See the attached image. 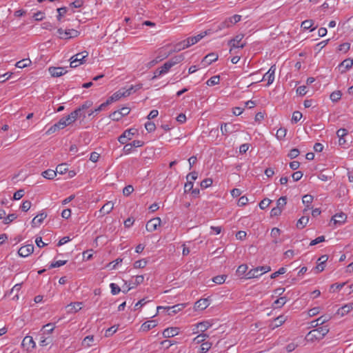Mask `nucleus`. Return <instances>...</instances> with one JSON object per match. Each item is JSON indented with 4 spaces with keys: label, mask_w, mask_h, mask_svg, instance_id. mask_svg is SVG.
I'll use <instances>...</instances> for the list:
<instances>
[{
    "label": "nucleus",
    "mask_w": 353,
    "mask_h": 353,
    "mask_svg": "<svg viewBox=\"0 0 353 353\" xmlns=\"http://www.w3.org/2000/svg\"><path fill=\"white\" fill-rule=\"evenodd\" d=\"M211 346L212 343L210 342L203 343L201 345L200 352L206 353L211 348Z\"/></svg>",
    "instance_id": "obj_43"
},
{
    "label": "nucleus",
    "mask_w": 353,
    "mask_h": 353,
    "mask_svg": "<svg viewBox=\"0 0 353 353\" xmlns=\"http://www.w3.org/2000/svg\"><path fill=\"white\" fill-rule=\"evenodd\" d=\"M32 61L29 59H23L16 63V67L19 68H24L26 67L29 66L31 64Z\"/></svg>",
    "instance_id": "obj_32"
},
{
    "label": "nucleus",
    "mask_w": 353,
    "mask_h": 353,
    "mask_svg": "<svg viewBox=\"0 0 353 353\" xmlns=\"http://www.w3.org/2000/svg\"><path fill=\"white\" fill-rule=\"evenodd\" d=\"M353 310V303H349L343 305V307H340L337 312L336 314L339 315H341V316H343L344 315L349 313L350 311Z\"/></svg>",
    "instance_id": "obj_18"
},
{
    "label": "nucleus",
    "mask_w": 353,
    "mask_h": 353,
    "mask_svg": "<svg viewBox=\"0 0 353 353\" xmlns=\"http://www.w3.org/2000/svg\"><path fill=\"white\" fill-rule=\"evenodd\" d=\"M232 128H234V125L232 126ZM221 131L223 135L228 136L229 134H231L234 132V129L228 128V123H223L221 125Z\"/></svg>",
    "instance_id": "obj_30"
},
{
    "label": "nucleus",
    "mask_w": 353,
    "mask_h": 353,
    "mask_svg": "<svg viewBox=\"0 0 353 353\" xmlns=\"http://www.w3.org/2000/svg\"><path fill=\"white\" fill-rule=\"evenodd\" d=\"M47 217V214L46 212H41L37 216H36L32 221V227H36L38 225H40L43 223L44 219Z\"/></svg>",
    "instance_id": "obj_19"
},
{
    "label": "nucleus",
    "mask_w": 353,
    "mask_h": 353,
    "mask_svg": "<svg viewBox=\"0 0 353 353\" xmlns=\"http://www.w3.org/2000/svg\"><path fill=\"white\" fill-rule=\"evenodd\" d=\"M68 171V165L65 163L59 164L56 168L57 174L59 173L61 174H63L66 173Z\"/></svg>",
    "instance_id": "obj_37"
},
{
    "label": "nucleus",
    "mask_w": 353,
    "mask_h": 353,
    "mask_svg": "<svg viewBox=\"0 0 353 353\" xmlns=\"http://www.w3.org/2000/svg\"><path fill=\"white\" fill-rule=\"evenodd\" d=\"M114 208V204L112 202H108L100 210V212L103 214L110 213Z\"/></svg>",
    "instance_id": "obj_28"
},
{
    "label": "nucleus",
    "mask_w": 353,
    "mask_h": 353,
    "mask_svg": "<svg viewBox=\"0 0 353 353\" xmlns=\"http://www.w3.org/2000/svg\"><path fill=\"white\" fill-rule=\"evenodd\" d=\"M179 334L178 327H168L165 329L163 332V336L165 338H171Z\"/></svg>",
    "instance_id": "obj_16"
},
{
    "label": "nucleus",
    "mask_w": 353,
    "mask_h": 353,
    "mask_svg": "<svg viewBox=\"0 0 353 353\" xmlns=\"http://www.w3.org/2000/svg\"><path fill=\"white\" fill-rule=\"evenodd\" d=\"M208 334L202 333V334H201L198 335L196 337H195V338L194 339V341L196 343H201V344H202L203 343H204L203 341H204L206 339V338H208Z\"/></svg>",
    "instance_id": "obj_44"
},
{
    "label": "nucleus",
    "mask_w": 353,
    "mask_h": 353,
    "mask_svg": "<svg viewBox=\"0 0 353 353\" xmlns=\"http://www.w3.org/2000/svg\"><path fill=\"white\" fill-rule=\"evenodd\" d=\"M303 203L304 204H306L307 205V208L309 209L310 208V204L312 203V201H313V196H311V195H309V194H306V195H304L303 196Z\"/></svg>",
    "instance_id": "obj_47"
},
{
    "label": "nucleus",
    "mask_w": 353,
    "mask_h": 353,
    "mask_svg": "<svg viewBox=\"0 0 353 353\" xmlns=\"http://www.w3.org/2000/svg\"><path fill=\"white\" fill-rule=\"evenodd\" d=\"M57 32L60 35L59 37L61 39H69L71 38H75L79 34V32L74 29H67L63 30L61 28L57 30Z\"/></svg>",
    "instance_id": "obj_5"
},
{
    "label": "nucleus",
    "mask_w": 353,
    "mask_h": 353,
    "mask_svg": "<svg viewBox=\"0 0 353 353\" xmlns=\"http://www.w3.org/2000/svg\"><path fill=\"white\" fill-rule=\"evenodd\" d=\"M275 70V65H272L269 70L263 75V78L261 80H259L258 82H260L263 80H267V85H270V84H272L274 80Z\"/></svg>",
    "instance_id": "obj_7"
},
{
    "label": "nucleus",
    "mask_w": 353,
    "mask_h": 353,
    "mask_svg": "<svg viewBox=\"0 0 353 353\" xmlns=\"http://www.w3.org/2000/svg\"><path fill=\"white\" fill-rule=\"evenodd\" d=\"M76 115H77V114L71 112L68 116L64 117L66 123L68 124V125L71 124V123H74L76 121V119H75Z\"/></svg>",
    "instance_id": "obj_50"
},
{
    "label": "nucleus",
    "mask_w": 353,
    "mask_h": 353,
    "mask_svg": "<svg viewBox=\"0 0 353 353\" xmlns=\"http://www.w3.org/2000/svg\"><path fill=\"white\" fill-rule=\"evenodd\" d=\"M197 331L194 332L195 333L197 332H204L205 330H207L209 327L212 326L211 323L209 321H204L200 323H198L196 325Z\"/></svg>",
    "instance_id": "obj_17"
},
{
    "label": "nucleus",
    "mask_w": 353,
    "mask_h": 353,
    "mask_svg": "<svg viewBox=\"0 0 353 353\" xmlns=\"http://www.w3.org/2000/svg\"><path fill=\"white\" fill-rule=\"evenodd\" d=\"M271 203L272 200L265 198L259 203V207L261 209L264 210L267 208Z\"/></svg>",
    "instance_id": "obj_51"
},
{
    "label": "nucleus",
    "mask_w": 353,
    "mask_h": 353,
    "mask_svg": "<svg viewBox=\"0 0 353 353\" xmlns=\"http://www.w3.org/2000/svg\"><path fill=\"white\" fill-rule=\"evenodd\" d=\"M185 57L183 54H181L176 56L172 57L169 61H168L170 63H172V66L181 63L184 60Z\"/></svg>",
    "instance_id": "obj_27"
},
{
    "label": "nucleus",
    "mask_w": 353,
    "mask_h": 353,
    "mask_svg": "<svg viewBox=\"0 0 353 353\" xmlns=\"http://www.w3.org/2000/svg\"><path fill=\"white\" fill-rule=\"evenodd\" d=\"M92 104L93 102L92 101L88 100L85 101L81 106H79V108L81 109L82 112H85L86 110L92 105Z\"/></svg>",
    "instance_id": "obj_48"
},
{
    "label": "nucleus",
    "mask_w": 353,
    "mask_h": 353,
    "mask_svg": "<svg viewBox=\"0 0 353 353\" xmlns=\"http://www.w3.org/2000/svg\"><path fill=\"white\" fill-rule=\"evenodd\" d=\"M22 345L29 350L35 347V343L32 336H26L22 341Z\"/></svg>",
    "instance_id": "obj_22"
},
{
    "label": "nucleus",
    "mask_w": 353,
    "mask_h": 353,
    "mask_svg": "<svg viewBox=\"0 0 353 353\" xmlns=\"http://www.w3.org/2000/svg\"><path fill=\"white\" fill-rule=\"evenodd\" d=\"M299 154H300V152L297 148H293V149L290 150V151L288 154V157L292 159L297 157L299 155Z\"/></svg>",
    "instance_id": "obj_64"
},
{
    "label": "nucleus",
    "mask_w": 353,
    "mask_h": 353,
    "mask_svg": "<svg viewBox=\"0 0 353 353\" xmlns=\"http://www.w3.org/2000/svg\"><path fill=\"white\" fill-rule=\"evenodd\" d=\"M271 270V268L270 266H259L256 268L250 270L245 274L246 279H252V278H257L259 276L263 274V273L268 272Z\"/></svg>",
    "instance_id": "obj_2"
},
{
    "label": "nucleus",
    "mask_w": 353,
    "mask_h": 353,
    "mask_svg": "<svg viewBox=\"0 0 353 353\" xmlns=\"http://www.w3.org/2000/svg\"><path fill=\"white\" fill-rule=\"evenodd\" d=\"M243 34H238L234 38L230 39L228 41V45L230 46L231 48L230 52H232L233 48H243L245 46V43H241V40L243 39Z\"/></svg>",
    "instance_id": "obj_6"
},
{
    "label": "nucleus",
    "mask_w": 353,
    "mask_h": 353,
    "mask_svg": "<svg viewBox=\"0 0 353 353\" xmlns=\"http://www.w3.org/2000/svg\"><path fill=\"white\" fill-rule=\"evenodd\" d=\"M72 113H74V114H77L76 117H75V119L77 120V118H82V119H85L86 116H85V113L84 112H82L81 110V109H79V108H77L75 110H74L73 112H72Z\"/></svg>",
    "instance_id": "obj_55"
},
{
    "label": "nucleus",
    "mask_w": 353,
    "mask_h": 353,
    "mask_svg": "<svg viewBox=\"0 0 353 353\" xmlns=\"http://www.w3.org/2000/svg\"><path fill=\"white\" fill-rule=\"evenodd\" d=\"M157 326L155 321H148L141 325V330L143 332H148Z\"/></svg>",
    "instance_id": "obj_24"
},
{
    "label": "nucleus",
    "mask_w": 353,
    "mask_h": 353,
    "mask_svg": "<svg viewBox=\"0 0 353 353\" xmlns=\"http://www.w3.org/2000/svg\"><path fill=\"white\" fill-rule=\"evenodd\" d=\"M285 272H286V269L285 268L282 267V268H279L278 271L272 273L270 275V278L271 279H275L277 276H279L280 274H283Z\"/></svg>",
    "instance_id": "obj_60"
},
{
    "label": "nucleus",
    "mask_w": 353,
    "mask_h": 353,
    "mask_svg": "<svg viewBox=\"0 0 353 353\" xmlns=\"http://www.w3.org/2000/svg\"><path fill=\"white\" fill-rule=\"evenodd\" d=\"M329 332V328L327 325L318 327L317 328L311 330L307 335L309 340H321Z\"/></svg>",
    "instance_id": "obj_1"
},
{
    "label": "nucleus",
    "mask_w": 353,
    "mask_h": 353,
    "mask_svg": "<svg viewBox=\"0 0 353 353\" xmlns=\"http://www.w3.org/2000/svg\"><path fill=\"white\" fill-rule=\"evenodd\" d=\"M212 184V180L210 178H207V179H203L201 182L200 185L202 188H207L210 187Z\"/></svg>",
    "instance_id": "obj_56"
},
{
    "label": "nucleus",
    "mask_w": 353,
    "mask_h": 353,
    "mask_svg": "<svg viewBox=\"0 0 353 353\" xmlns=\"http://www.w3.org/2000/svg\"><path fill=\"white\" fill-rule=\"evenodd\" d=\"M145 128L148 132H152L155 130L156 126L154 122L148 121L145 124Z\"/></svg>",
    "instance_id": "obj_54"
},
{
    "label": "nucleus",
    "mask_w": 353,
    "mask_h": 353,
    "mask_svg": "<svg viewBox=\"0 0 353 353\" xmlns=\"http://www.w3.org/2000/svg\"><path fill=\"white\" fill-rule=\"evenodd\" d=\"M172 63H170L168 61H166L161 68V70H162L163 74L167 73L170 69L172 68Z\"/></svg>",
    "instance_id": "obj_62"
},
{
    "label": "nucleus",
    "mask_w": 353,
    "mask_h": 353,
    "mask_svg": "<svg viewBox=\"0 0 353 353\" xmlns=\"http://www.w3.org/2000/svg\"><path fill=\"white\" fill-rule=\"evenodd\" d=\"M302 113L299 111H295L293 112L292 114V123H297L298 121H299L301 120V119L302 118Z\"/></svg>",
    "instance_id": "obj_42"
},
{
    "label": "nucleus",
    "mask_w": 353,
    "mask_h": 353,
    "mask_svg": "<svg viewBox=\"0 0 353 353\" xmlns=\"http://www.w3.org/2000/svg\"><path fill=\"white\" fill-rule=\"evenodd\" d=\"M49 72L52 77H59L67 72L64 68L61 67H50L49 68Z\"/></svg>",
    "instance_id": "obj_12"
},
{
    "label": "nucleus",
    "mask_w": 353,
    "mask_h": 353,
    "mask_svg": "<svg viewBox=\"0 0 353 353\" xmlns=\"http://www.w3.org/2000/svg\"><path fill=\"white\" fill-rule=\"evenodd\" d=\"M31 202L30 201H25L23 202L22 205H21V209L23 212H27L30 210L31 208Z\"/></svg>",
    "instance_id": "obj_63"
},
{
    "label": "nucleus",
    "mask_w": 353,
    "mask_h": 353,
    "mask_svg": "<svg viewBox=\"0 0 353 353\" xmlns=\"http://www.w3.org/2000/svg\"><path fill=\"white\" fill-rule=\"evenodd\" d=\"M330 320V318L326 316H321L316 319V320H314L311 322L312 326L314 327H321L320 325H322L325 323L327 322Z\"/></svg>",
    "instance_id": "obj_20"
},
{
    "label": "nucleus",
    "mask_w": 353,
    "mask_h": 353,
    "mask_svg": "<svg viewBox=\"0 0 353 353\" xmlns=\"http://www.w3.org/2000/svg\"><path fill=\"white\" fill-rule=\"evenodd\" d=\"M161 221V219L159 217L150 219L146 223V230L148 232H153L156 230L157 227L160 225Z\"/></svg>",
    "instance_id": "obj_9"
},
{
    "label": "nucleus",
    "mask_w": 353,
    "mask_h": 353,
    "mask_svg": "<svg viewBox=\"0 0 353 353\" xmlns=\"http://www.w3.org/2000/svg\"><path fill=\"white\" fill-rule=\"evenodd\" d=\"M341 92L340 90H336L331 93L330 98L333 102H337L341 99Z\"/></svg>",
    "instance_id": "obj_35"
},
{
    "label": "nucleus",
    "mask_w": 353,
    "mask_h": 353,
    "mask_svg": "<svg viewBox=\"0 0 353 353\" xmlns=\"http://www.w3.org/2000/svg\"><path fill=\"white\" fill-rule=\"evenodd\" d=\"M210 305L208 299H201L195 303L194 307L196 310H203L207 308Z\"/></svg>",
    "instance_id": "obj_14"
},
{
    "label": "nucleus",
    "mask_w": 353,
    "mask_h": 353,
    "mask_svg": "<svg viewBox=\"0 0 353 353\" xmlns=\"http://www.w3.org/2000/svg\"><path fill=\"white\" fill-rule=\"evenodd\" d=\"M34 251V245L32 244H28L24 246H22L18 250V254L19 256L22 257H26L31 254Z\"/></svg>",
    "instance_id": "obj_8"
},
{
    "label": "nucleus",
    "mask_w": 353,
    "mask_h": 353,
    "mask_svg": "<svg viewBox=\"0 0 353 353\" xmlns=\"http://www.w3.org/2000/svg\"><path fill=\"white\" fill-rule=\"evenodd\" d=\"M218 54L214 52L207 54L202 60L201 63L203 65H208L211 64L212 62L216 61L218 59Z\"/></svg>",
    "instance_id": "obj_11"
},
{
    "label": "nucleus",
    "mask_w": 353,
    "mask_h": 353,
    "mask_svg": "<svg viewBox=\"0 0 353 353\" xmlns=\"http://www.w3.org/2000/svg\"><path fill=\"white\" fill-rule=\"evenodd\" d=\"M226 279L225 275H219L216 276L212 279L213 282H214L216 284H222L225 282Z\"/></svg>",
    "instance_id": "obj_49"
},
{
    "label": "nucleus",
    "mask_w": 353,
    "mask_h": 353,
    "mask_svg": "<svg viewBox=\"0 0 353 353\" xmlns=\"http://www.w3.org/2000/svg\"><path fill=\"white\" fill-rule=\"evenodd\" d=\"M82 302L71 303L67 305L68 313H76L81 309Z\"/></svg>",
    "instance_id": "obj_15"
},
{
    "label": "nucleus",
    "mask_w": 353,
    "mask_h": 353,
    "mask_svg": "<svg viewBox=\"0 0 353 353\" xmlns=\"http://www.w3.org/2000/svg\"><path fill=\"white\" fill-rule=\"evenodd\" d=\"M231 26H232L231 20H229L228 18L218 26V30L228 28H230Z\"/></svg>",
    "instance_id": "obj_46"
},
{
    "label": "nucleus",
    "mask_w": 353,
    "mask_h": 353,
    "mask_svg": "<svg viewBox=\"0 0 353 353\" xmlns=\"http://www.w3.org/2000/svg\"><path fill=\"white\" fill-rule=\"evenodd\" d=\"M248 270V265L246 264H242L239 265L236 270V274L239 276L245 275Z\"/></svg>",
    "instance_id": "obj_40"
},
{
    "label": "nucleus",
    "mask_w": 353,
    "mask_h": 353,
    "mask_svg": "<svg viewBox=\"0 0 353 353\" xmlns=\"http://www.w3.org/2000/svg\"><path fill=\"white\" fill-rule=\"evenodd\" d=\"M175 46H176V50H179V51L190 47V44H188L186 39L177 43Z\"/></svg>",
    "instance_id": "obj_45"
},
{
    "label": "nucleus",
    "mask_w": 353,
    "mask_h": 353,
    "mask_svg": "<svg viewBox=\"0 0 353 353\" xmlns=\"http://www.w3.org/2000/svg\"><path fill=\"white\" fill-rule=\"evenodd\" d=\"M110 287L111 289V293L113 295L117 294L121 291L120 287L115 283H110Z\"/></svg>",
    "instance_id": "obj_53"
},
{
    "label": "nucleus",
    "mask_w": 353,
    "mask_h": 353,
    "mask_svg": "<svg viewBox=\"0 0 353 353\" xmlns=\"http://www.w3.org/2000/svg\"><path fill=\"white\" fill-rule=\"evenodd\" d=\"M117 329H118L117 326H116V325L112 326L111 327L106 330L105 336L106 337H109V336H112L114 333H115L117 332Z\"/></svg>",
    "instance_id": "obj_61"
},
{
    "label": "nucleus",
    "mask_w": 353,
    "mask_h": 353,
    "mask_svg": "<svg viewBox=\"0 0 353 353\" xmlns=\"http://www.w3.org/2000/svg\"><path fill=\"white\" fill-rule=\"evenodd\" d=\"M41 175L47 179H52L57 176V172L56 170L49 169L43 171Z\"/></svg>",
    "instance_id": "obj_29"
},
{
    "label": "nucleus",
    "mask_w": 353,
    "mask_h": 353,
    "mask_svg": "<svg viewBox=\"0 0 353 353\" xmlns=\"http://www.w3.org/2000/svg\"><path fill=\"white\" fill-rule=\"evenodd\" d=\"M183 308V305L182 304H177L175 305H173L172 307H163L161 306H158L157 307V311H159L161 309H166L168 315H174L176 314L178 312L181 310Z\"/></svg>",
    "instance_id": "obj_10"
},
{
    "label": "nucleus",
    "mask_w": 353,
    "mask_h": 353,
    "mask_svg": "<svg viewBox=\"0 0 353 353\" xmlns=\"http://www.w3.org/2000/svg\"><path fill=\"white\" fill-rule=\"evenodd\" d=\"M57 10L58 12L57 20L61 21L62 16L67 12L68 9L66 7H61V8H57Z\"/></svg>",
    "instance_id": "obj_59"
},
{
    "label": "nucleus",
    "mask_w": 353,
    "mask_h": 353,
    "mask_svg": "<svg viewBox=\"0 0 353 353\" xmlns=\"http://www.w3.org/2000/svg\"><path fill=\"white\" fill-rule=\"evenodd\" d=\"M287 203V197L286 196H281L276 201V208H279L281 210H283L285 205Z\"/></svg>",
    "instance_id": "obj_38"
},
{
    "label": "nucleus",
    "mask_w": 353,
    "mask_h": 353,
    "mask_svg": "<svg viewBox=\"0 0 353 353\" xmlns=\"http://www.w3.org/2000/svg\"><path fill=\"white\" fill-rule=\"evenodd\" d=\"M17 218V215L16 214H10L7 216L4 217L3 219V223L6 225L10 224L12 223L14 219Z\"/></svg>",
    "instance_id": "obj_39"
},
{
    "label": "nucleus",
    "mask_w": 353,
    "mask_h": 353,
    "mask_svg": "<svg viewBox=\"0 0 353 353\" xmlns=\"http://www.w3.org/2000/svg\"><path fill=\"white\" fill-rule=\"evenodd\" d=\"M312 20H305L301 23V28L304 30H308L312 26Z\"/></svg>",
    "instance_id": "obj_58"
},
{
    "label": "nucleus",
    "mask_w": 353,
    "mask_h": 353,
    "mask_svg": "<svg viewBox=\"0 0 353 353\" xmlns=\"http://www.w3.org/2000/svg\"><path fill=\"white\" fill-rule=\"evenodd\" d=\"M353 65V59H346L344 61H343L341 64L339 65V67H344L346 70H348L351 68Z\"/></svg>",
    "instance_id": "obj_34"
},
{
    "label": "nucleus",
    "mask_w": 353,
    "mask_h": 353,
    "mask_svg": "<svg viewBox=\"0 0 353 353\" xmlns=\"http://www.w3.org/2000/svg\"><path fill=\"white\" fill-rule=\"evenodd\" d=\"M207 34L208 31H205L196 36L189 37L186 39L187 43L188 44H190V46H191L199 42L202 38H203Z\"/></svg>",
    "instance_id": "obj_13"
},
{
    "label": "nucleus",
    "mask_w": 353,
    "mask_h": 353,
    "mask_svg": "<svg viewBox=\"0 0 353 353\" xmlns=\"http://www.w3.org/2000/svg\"><path fill=\"white\" fill-rule=\"evenodd\" d=\"M21 285H22V283H17L16 284L12 289L9 292H7L5 296H9L10 294L15 292L16 294L13 296L12 299H18L19 296H18V292L20 291V290L21 289Z\"/></svg>",
    "instance_id": "obj_26"
},
{
    "label": "nucleus",
    "mask_w": 353,
    "mask_h": 353,
    "mask_svg": "<svg viewBox=\"0 0 353 353\" xmlns=\"http://www.w3.org/2000/svg\"><path fill=\"white\" fill-rule=\"evenodd\" d=\"M121 97H123V93H122V90H119L115 93H114L111 97H110L105 102L108 103V105H109L114 101H118Z\"/></svg>",
    "instance_id": "obj_23"
},
{
    "label": "nucleus",
    "mask_w": 353,
    "mask_h": 353,
    "mask_svg": "<svg viewBox=\"0 0 353 353\" xmlns=\"http://www.w3.org/2000/svg\"><path fill=\"white\" fill-rule=\"evenodd\" d=\"M88 56L87 51H83L72 56L70 58V67L76 68L85 62V58Z\"/></svg>",
    "instance_id": "obj_3"
},
{
    "label": "nucleus",
    "mask_w": 353,
    "mask_h": 353,
    "mask_svg": "<svg viewBox=\"0 0 353 353\" xmlns=\"http://www.w3.org/2000/svg\"><path fill=\"white\" fill-rule=\"evenodd\" d=\"M220 77L219 76H213L206 82L208 86H213L219 83Z\"/></svg>",
    "instance_id": "obj_36"
},
{
    "label": "nucleus",
    "mask_w": 353,
    "mask_h": 353,
    "mask_svg": "<svg viewBox=\"0 0 353 353\" xmlns=\"http://www.w3.org/2000/svg\"><path fill=\"white\" fill-rule=\"evenodd\" d=\"M146 264H147V261L145 259L138 260L134 262V268H143L144 267H145Z\"/></svg>",
    "instance_id": "obj_52"
},
{
    "label": "nucleus",
    "mask_w": 353,
    "mask_h": 353,
    "mask_svg": "<svg viewBox=\"0 0 353 353\" xmlns=\"http://www.w3.org/2000/svg\"><path fill=\"white\" fill-rule=\"evenodd\" d=\"M308 221H309L308 216H302L301 218H300L298 220V221L296 223V227L299 229H302L307 225Z\"/></svg>",
    "instance_id": "obj_33"
},
{
    "label": "nucleus",
    "mask_w": 353,
    "mask_h": 353,
    "mask_svg": "<svg viewBox=\"0 0 353 353\" xmlns=\"http://www.w3.org/2000/svg\"><path fill=\"white\" fill-rule=\"evenodd\" d=\"M93 341H94V336L89 335L84 338L82 344L85 347H90L91 343H92Z\"/></svg>",
    "instance_id": "obj_41"
},
{
    "label": "nucleus",
    "mask_w": 353,
    "mask_h": 353,
    "mask_svg": "<svg viewBox=\"0 0 353 353\" xmlns=\"http://www.w3.org/2000/svg\"><path fill=\"white\" fill-rule=\"evenodd\" d=\"M138 134V130L136 128H130L125 130L121 135L118 138V141L121 144L126 143L128 141L132 140L135 135Z\"/></svg>",
    "instance_id": "obj_4"
},
{
    "label": "nucleus",
    "mask_w": 353,
    "mask_h": 353,
    "mask_svg": "<svg viewBox=\"0 0 353 353\" xmlns=\"http://www.w3.org/2000/svg\"><path fill=\"white\" fill-rule=\"evenodd\" d=\"M110 117L113 121H119L123 117L121 116L120 111L117 110V111H114V112H112L110 115Z\"/></svg>",
    "instance_id": "obj_57"
},
{
    "label": "nucleus",
    "mask_w": 353,
    "mask_h": 353,
    "mask_svg": "<svg viewBox=\"0 0 353 353\" xmlns=\"http://www.w3.org/2000/svg\"><path fill=\"white\" fill-rule=\"evenodd\" d=\"M287 302V298L285 296H281L277 299L273 303L274 308H281Z\"/></svg>",
    "instance_id": "obj_31"
},
{
    "label": "nucleus",
    "mask_w": 353,
    "mask_h": 353,
    "mask_svg": "<svg viewBox=\"0 0 353 353\" xmlns=\"http://www.w3.org/2000/svg\"><path fill=\"white\" fill-rule=\"evenodd\" d=\"M347 219V216L345 213L341 212L336 214L332 219L334 221V224H341L343 223Z\"/></svg>",
    "instance_id": "obj_21"
},
{
    "label": "nucleus",
    "mask_w": 353,
    "mask_h": 353,
    "mask_svg": "<svg viewBox=\"0 0 353 353\" xmlns=\"http://www.w3.org/2000/svg\"><path fill=\"white\" fill-rule=\"evenodd\" d=\"M108 105V103H106V102L101 103L97 108H95L94 110H91L88 112V117H94L96 115H97L99 114V112L103 110Z\"/></svg>",
    "instance_id": "obj_25"
}]
</instances>
